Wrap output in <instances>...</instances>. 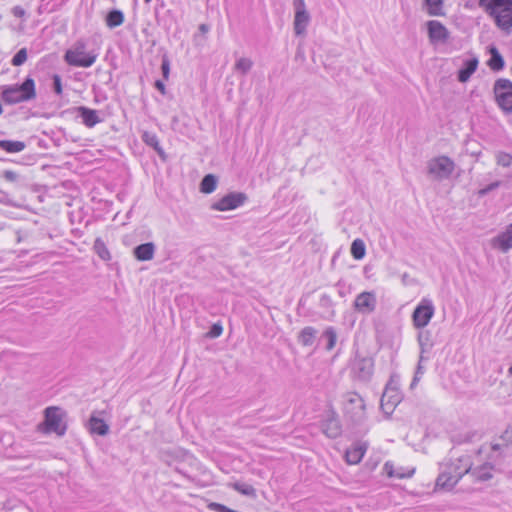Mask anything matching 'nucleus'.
I'll list each match as a JSON object with an SVG mask.
<instances>
[{"label":"nucleus","mask_w":512,"mask_h":512,"mask_svg":"<svg viewBox=\"0 0 512 512\" xmlns=\"http://www.w3.org/2000/svg\"><path fill=\"white\" fill-rule=\"evenodd\" d=\"M439 470L436 488L451 490L465 474L471 471L470 457L463 455L456 459L450 458L440 463Z\"/></svg>","instance_id":"f257e3e1"},{"label":"nucleus","mask_w":512,"mask_h":512,"mask_svg":"<svg viewBox=\"0 0 512 512\" xmlns=\"http://www.w3.org/2000/svg\"><path fill=\"white\" fill-rule=\"evenodd\" d=\"M479 6L494 20L496 26L510 34L512 31V0H479Z\"/></svg>","instance_id":"f03ea898"},{"label":"nucleus","mask_w":512,"mask_h":512,"mask_svg":"<svg viewBox=\"0 0 512 512\" xmlns=\"http://www.w3.org/2000/svg\"><path fill=\"white\" fill-rule=\"evenodd\" d=\"M65 413L57 406H50L44 410V421L37 425V431L43 434L55 433L63 436L66 432L64 422Z\"/></svg>","instance_id":"7ed1b4c3"},{"label":"nucleus","mask_w":512,"mask_h":512,"mask_svg":"<svg viewBox=\"0 0 512 512\" xmlns=\"http://www.w3.org/2000/svg\"><path fill=\"white\" fill-rule=\"evenodd\" d=\"M35 96V84L32 78H27L21 85L6 87L2 92V99L7 104L28 101Z\"/></svg>","instance_id":"20e7f679"},{"label":"nucleus","mask_w":512,"mask_h":512,"mask_svg":"<svg viewBox=\"0 0 512 512\" xmlns=\"http://www.w3.org/2000/svg\"><path fill=\"white\" fill-rule=\"evenodd\" d=\"M65 61L76 67H90L96 59L97 54L86 52V43L83 40H78L70 49L65 53Z\"/></svg>","instance_id":"39448f33"},{"label":"nucleus","mask_w":512,"mask_h":512,"mask_svg":"<svg viewBox=\"0 0 512 512\" xmlns=\"http://www.w3.org/2000/svg\"><path fill=\"white\" fill-rule=\"evenodd\" d=\"M455 167V162L451 158L441 155L431 158L427 162V173L431 179L443 181L450 178Z\"/></svg>","instance_id":"423d86ee"},{"label":"nucleus","mask_w":512,"mask_h":512,"mask_svg":"<svg viewBox=\"0 0 512 512\" xmlns=\"http://www.w3.org/2000/svg\"><path fill=\"white\" fill-rule=\"evenodd\" d=\"M344 415L352 423H360L366 418L365 403L359 394L349 392L345 395Z\"/></svg>","instance_id":"0eeeda50"},{"label":"nucleus","mask_w":512,"mask_h":512,"mask_svg":"<svg viewBox=\"0 0 512 512\" xmlns=\"http://www.w3.org/2000/svg\"><path fill=\"white\" fill-rule=\"evenodd\" d=\"M494 95L499 107L506 113L512 112V82L498 79L494 84Z\"/></svg>","instance_id":"6e6552de"},{"label":"nucleus","mask_w":512,"mask_h":512,"mask_svg":"<svg viewBox=\"0 0 512 512\" xmlns=\"http://www.w3.org/2000/svg\"><path fill=\"white\" fill-rule=\"evenodd\" d=\"M435 313L433 302L428 298H423L416 306L412 314V322L415 328L422 329L431 321Z\"/></svg>","instance_id":"1a4fd4ad"},{"label":"nucleus","mask_w":512,"mask_h":512,"mask_svg":"<svg viewBox=\"0 0 512 512\" xmlns=\"http://www.w3.org/2000/svg\"><path fill=\"white\" fill-rule=\"evenodd\" d=\"M248 196L243 192H231L216 202L211 204V209L215 211L234 210L246 203Z\"/></svg>","instance_id":"9d476101"},{"label":"nucleus","mask_w":512,"mask_h":512,"mask_svg":"<svg viewBox=\"0 0 512 512\" xmlns=\"http://www.w3.org/2000/svg\"><path fill=\"white\" fill-rule=\"evenodd\" d=\"M396 384L394 377H392L382 394L381 408L386 414L392 413L395 407L401 402V394Z\"/></svg>","instance_id":"9b49d317"},{"label":"nucleus","mask_w":512,"mask_h":512,"mask_svg":"<svg viewBox=\"0 0 512 512\" xmlns=\"http://www.w3.org/2000/svg\"><path fill=\"white\" fill-rule=\"evenodd\" d=\"M295 8L294 31L296 35H304L310 21L304 0H293Z\"/></svg>","instance_id":"f8f14e48"},{"label":"nucleus","mask_w":512,"mask_h":512,"mask_svg":"<svg viewBox=\"0 0 512 512\" xmlns=\"http://www.w3.org/2000/svg\"><path fill=\"white\" fill-rule=\"evenodd\" d=\"M376 296L373 292H362L354 300V309L361 314H371L376 309Z\"/></svg>","instance_id":"ddd939ff"},{"label":"nucleus","mask_w":512,"mask_h":512,"mask_svg":"<svg viewBox=\"0 0 512 512\" xmlns=\"http://www.w3.org/2000/svg\"><path fill=\"white\" fill-rule=\"evenodd\" d=\"M374 363L370 357H356L352 370L356 377L361 381H367L373 374Z\"/></svg>","instance_id":"4468645a"},{"label":"nucleus","mask_w":512,"mask_h":512,"mask_svg":"<svg viewBox=\"0 0 512 512\" xmlns=\"http://www.w3.org/2000/svg\"><path fill=\"white\" fill-rule=\"evenodd\" d=\"M427 28L431 43H444L449 38V31L437 20L428 21Z\"/></svg>","instance_id":"2eb2a0df"},{"label":"nucleus","mask_w":512,"mask_h":512,"mask_svg":"<svg viewBox=\"0 0 512 512\" xmlns=\"http://www.w3.org/2000/svg\"><path fill=\"white\" fill-rule=\"evenodd\" d=\"M491 246L503 253L512 249V224L508 225L503 232L491 240Z\"/></svg>","instance_id":"dca6fc26"},{"label":"nucleus","mask_w":512,"mask_h":512,"mask_svg":"<svg viewBox=\"0 0 512 512\" xmlns=\"http://www.w3.org/2000/svg\"><path fill=\"white\" fill-rule=\"evenodd\" d=\"M383 470L389 478L397 479L410 478L415 473V467H395V465L389 461L384 464Z\"/></svg>","instance_id":"f3484780"},{"label":"nucleus","mask_w":512,"mask_h":512,"mask_svg":"<svg viewBox=\"0 0 512 512\" xmlns=\"http://www.w3.org/2000/svg\"><path fill=\"white\" fill-rule=\"evenodd\" d=\"M367 448L368 445L365 442L354 443L345 453L346 462L350 465L358 464L366 453Z\"/></svg>","instance_id":"a211bd4d"},{"label":"nucleus","mask_w":512,"mask_h":512,"mask_svg":"<svg viewBox=\"0 0 512 512\" xmlns=\"http://www.w3.org/2000/svg\"><path fill=\"white\" fill-rule=\"evenodd\" d=\"M322 431L329 438H337L341 434V425L334 415H328L322 423Z\"/></svg>","instance_id":"6ab92c4d"},{"label":"nucleus","mask_w":512,"mask_h":512,"mask_svg":"<svg viewBox=\"0 0 512 512\" xmlns=\"http://www.w3.org/2000/svg\"><path fill=\"white\" fill-rule=\"evenodd\" d=\"M156 246L152 242L138 245L133 250V255L138 261H150L154 258Z\"/></svg>","instance_id":"aec40b11"},{"label":"nucleus","mask_w":512,"mask_h":512,"mask_svg":"<svg viewBox=\"0 0 512 512\" xmlns=\"http://www.w3.org/2000/svg\"><path fill=\"white\" fill-rule=\"evenodd\" d=\"M86 426L91 434L105 436L109 432L108 424L103 419L96 417L94 414L91 415Z\"/></svg>","instance_id":"412c9836"},{"label":"nucleus","mask_w":512,"mask_h":512,"mask_svg":"<svg viewBox=\"0 0 512 512\" xmlns=\"http://www.w3.org/2000/svg\"><path fill=\"white\" fill-rule=\"evenodd\" d=\"M478 67V59L470 58L464 62V67L458 72V80L465 83L469 80L471 75L476 71Z\"/></svg>","instance_id":"4be33fe9"},{"label":"nucleus","mask_w":512,"mask_h":512,"mask_svg":"<svg viewBox=\"0 0 512 512\" xmlns=\"http://www.w3.org/2000/svg\"><path fill=\"white\" fill-rule=\"evenodd\" d=\"M79 112L83 123L87 127H93L100 122V118L96 110H92L86 107H79Z\"/></svg>","instance_id":"5701e85b"},{"label":"nucleus","mask_w":512,"mask_h":512,"mask_svg":"<svg viewBox=\"0 0 512 512\" xmlns=\"http://www.w3.org/2000/svg\"><path fill=\"white\" fill-rule=\"evenodd\" d=\"M512 445V422L508 424L504 432L501 434L499 441L492 445L493 450H500L503 447Z\"/></svg>","instance_id":"b1692460"},{"label":"nucleus","mask_w":512,"mask_h":512,"mask_svg":"<svg viewBox=\"0 0 512 512\" xmlns=\"http://www.w3.org/2000/svg\"><path fill=\"white\" fill-rule=\"evenodd\" d=\"M418 343L420 346V361L425 359L424 354L428 353L432 347L430 341V333L428 331H421L418 334Z\"/></svg>","instance_id":"393cba45"},{"label":"nucleus","mask_w":512,"mask_h":512,"mask_svg":"<svg viewBox=\"0 0 512 512\" xmlns=\"http://www.w3.org/2000/svg\"><path fill=\"white\" fill-rule=\"evenodd\" d=\"M26 145L22 141L0 140V149L8 153H18L25 149Z\"/></svg>","instance_id":"a878e982"},{"label":"nucleus","mask_w":512,"mask_h":512,"mask_svg":"<svg viewBox=\"0 0 512 512\" xmlns=\"http://www.w3.org/2000/svg\"><path fill=\"white\" fill-rule=\"evenodd\" d=\"M217 187V178L213 174H207L200 183V191L204 194H210Z\"/></svg>","instance_id":"bb28decb"},{"label":"nucleus","mask_w":512,"mask_h":512,"mask_svg":"<svg viewBox=\"0 0 512 512\" xmlns=\"http://www.w3.org/2000/svg\"><path fill=\"white\" fill-rule=\"evenodd\" d=\"M124 22V15L120 10H112L106 17V24L109 28H115L122 25Z\"/></svg>","instance_id":"cd10ccee"},{"label":"nucleus","mask_w":512,"mask_h":512,"mask_svg":"<svg viewBox=\"0 0 512 512\" xmlns=\"http://www.w3.org/2000/svg\"><path fill=\"white\" fill-rule=\"evenodd\" d=\"M492 470L493 467L490 464H485L481 467H477L475 469L471 468L472 474L481 481H486L492 478Z\"/></svg>","instance_id":"c85d7f7f"},{"label":"nucleus","mask_w":512,"mask_h":512,"mask_svg":"<svg viewBox=\"0 0 512 512\" xmlns=\"http://www.w3.org/2000/svg\"><path fill=\"white\" fill-rule=\"evenodd\" d=\"M316 337V330L312 327H305L299 335V341L304 346H311Z\"/></svg>","instance_id":"c756f323"},{"label":"nucleus","mask_w":512,"mask_h":512,"mask_svg":"<svg viewBox=\"0 0 512 512\" xmlns=\"http://www.w3.org/2000/svg\"><path fill=\"white\" fill-rule=\"evenodd\" d=\"M234 490L241 493L242 495L249 496V497H256V490L254 487L250 484L243 483V482H235L232 484H229Z\"/></svg>","instance_id":"7c9ffc66"},{"label":"nucleus","mask_w":512,"mask_h":512,"mask_svg":"<svg viewBox=\"0 0 512 512\" xmlns=\"http://www.w3.org/2000/svg\"><path fill=\"white\" fill-rule=\"evenodd\" d=\"M488 65L494 71H499L504 67L503 57L496 48H491V58Z\"/></svg>","instance_id":"2f4dec72"},{"label":"nucleus","mask_w":512,"mask_h":512,"mask_svg":"<svg viewBox=\"0 0 512 512\" xmlns=\"http://www.w3.org/2000/svg\"><path fill=\"white\" fill-rule=\"evenodd\" d=\"M253 67V61L247 57L239 58L234 65L235 71L238 73L245 75L247 74Z\"/></svg>","instance_id":"473e14b6"},{"label":"nucleus","mask_w":512,"mask_h":512,"mask_svg":"<svg viewBox=\"0 0 512 512\" xmlns=\"http://www.w3.org/2000/svg\"><path fill=\"white\" fill-rule=\"evenodd\" d=\"M142 139L143 141L153 147L157 153L159 154V156H161L162 158H164V151L162 150V148L160 147L159 145V141H158V138L155 134H152V133H149V132H145L142 136Z\"/></svg>","instance_id":"72a5a7b5"},{"label":"nucleus","mask_w":512,"mask_h":512,"mask_svg":"<svg viewBox=\"0 0 512 512\" xmlns=\"http://www.w3.org/2000/svg\"><path fill=\"white\" fill-rule=\"evenodd\" d=\"M365 244L361 239H355L351 244V254L352 256L360 260L365 256Z\"/></svg>","instance_id":"f704fd0d"},{"label":"nucleus","mask_w":512,"mask_h":512,"mask_svg":"<svg viewBox=\"0 0 512 512\" xmlns=\"http://www.w3.org/2000/svg\"><path fill=\"white\" fill-rule=\"evenodd\" d=\"M428 13L433 16L442 15L443 0H425Z\"/></svg>","instance_id":"c9c22d12"},{"label":"nucleus","mask_w":512,"mask_h":512,"mask_svg":"<svg viewBox=\"0 0 512 512\" xmlns=\"http://www.w3.org/2000/svg\"><path fill=\"white\" fill-rule=\"evenodd\" d=\"M94 248L101 259H103V260L110 259V253H109L108 249L106 248L104 242L100 238H97L95 240Z\"/></svg>","instance_id":"e433bc0d"},{"label":"nucleus","mask_w":512,"mask_h":512,"mask_svg":"<svg viewBox=\"0 0 512 512\" xmlns=\"http://www.w3.org/2000/svg\"><path fill=\"white\" fill-rule=\"evenodd\" d=\"M26 60H27V49L22 48L14 55L11 63L13 66H21L22 64H24L26 62Z\"/></svg>","instance_id":"4c0bfd02"},{"label":"nucleus","mask_w":512,"mask_h":512,"mask_svg":"<svg viewBox=\"0 0 512 512\" xmlns=\"http://www.w3.org/2000/svg\"><path fill=\"white\" fill-rule=\"evenodd\" d=\"M324 336L327 338V350H332L336 344L337 335L333 328H328L324 332Z\"/></svg>","instance_id":"58836bf2"},{"label":"nucleus","mask_w":512,"mask_h":512,"mask_svg":"<svg viewBox=\"0 0 512 512\" xmlns=\"http://www.w3.org/2000/svg\"><path fill=\"white\" fill-rule=\"evenodd\" d=\"M497 163L503 167H509L512 165V156L507 153H499L497 155Z\"/></svg>","instance_id":"ea45409f"},{"label":"nucleus","mask_w":512,"mask_h":512,"mask_svg":"<svg viewBox=\"0 0 512 512\" xmlns=\"http://www.w3.org/2000/svg\"><path fill=\"white\" fill-rule=\"evenodd\" d=\"M161 70L164 79H168L170 74V62L166 56H164L162 59Z\"/></svg>","instance_id":"a19ab883"},{"label":"nucleus","mask_w":512,"mask_h":512,"mask_svg":"<svg viewBox=\"0 0 512 512\" xmlns=\"http://www.w3.org/2000/svg\"><path fill=\"white\" fill-rule=\"evenodd\" d=\"M223 332V328L220 324H214L210 331L207 333V336L210 338H217L219 337Z\"/></svg>","instance_id":"79ce46f5"},{"label":"nucleus","mask_w":512,"mask_h":512,"mask_svg":"<svg viewBox=\"0 0 512 512\" xmlns=\"http://www.w3.org/2000/svg\"><path fill=\"white\" fill-rule=\"evenodd\" d=\"M421 362L422 361L419 360V364L417 366V370H416L415 376H414L413 381L411 383V387L412 388L417 384V382L419 381L420 376L423 374V366L421 365Z\"/></svg>","instance_id":"37998d69"},{"label":"nucleus","mask_w":512,"mask_h":512,"mask_svg":"<svg viewBox=\"0 0 512 512\" xmlns=\"http://www.w3.org/2000/svg\"><path fill=\"white\" fill-rule=\"evenodd\" d=\"M53 80H54V90L58 95H60L62 93L61 78L58 75H54Z\"/></svg>","instance_id":"c03bdc74"},{"label":"nucleus","mask_w":512,"mask_h":512,"mask_svg":"<svg viewBox=\"0 0 512 512\" xmlns=\"http://www.w3.org/2000/svg\"><path fill=\"white\" fill-rule=\"evenodd\" d=\"M4 178L7 180V181H10V182H14L17 180L18 176L17 174L14 172V171H11V170H6L4 172Z\"/></svg>","instance_id":"a18cd8bd"},{"label":"nucleus","mask_w":512,"mask_h":512,"mask_svg":"<svg viewBox=\"0 0 512 512\" xmlns=\"http://www.w3.org/2000/svg\"><path fill=\"white\" fill-rule=\"evenodd\" d=\"M499 185H500V182H498V181L497 182H493L490 185H488L486 188L482 189L480 191V194L484 195V194L488 193L489 191L499 187Z\"/></svg>","instance_id":"49530a36"},{"label":"nucleus","mask_w":512,"mask_h":512,"mask_svg":"<svg viewBox=\"0 0 512 512\" xmlns=\"http://www.w3.org/2000/svg\"><path fill=\"white\" fill-rule=\"evenodd\" d=\"M155 87L162 93L165 94V85L162 81L157 80L155 82Z\"/></svg>","instance_id":"de8ad7c7"},{"label":"nucleus","mask_w":512,"mask_h":512,"mask_svg":"<svg viewBox=\"0 0 512 512\" xmlns=\"http://www.w3.org/2000/svg\"><path fill=\"white\" fill-rule=\"evenodd\" d=\"M199 31L202 33V34H206L208 33L209 31V26L207 24H200L199 25Z\"/></svg>","instance_id":"09e8293b"},{"label":"nucleus","mask_w":512,"mask_h":512,"mask_svg":"<svg viewBox=\"0 0 512 512\" xmlns=\"http://www.w3.org/2000/svg\"><path fill=\"white\" fill-rule=\"evenodd\" d=\"M24 11L22 9H19V8H15L14 9V14L15 15H23Z\"/></svg>","instance_id":"8fccbe9b"},{"label":"nucleus","mask_w":512,"mask_h":512,"mask_svg":"<svg viewBox=\"0 0 512 512\" xmlns=\"http://www.w3.org/2000/svg\"><path fill=\"white\" fill-rule=\"evenodd\" d=\"M508 373H509V375H511V376H512V365H511V366H510V368L508 369Z\"/></svg>","instance_id":"3c124183"},{"label":"nucleus","mask_w":512,"mask_h":512,"mask_svg":"<svg viewBox=\"0 0 512 512\" xmlns=\"http://www.w3.org/2000/svg\"><path fill=\"white\" fill-rule=\"evenodd\" d=\"M151 0H145L146 3H149Z\"/></svg>","instance_id":"603ef678"}]
</instances>
